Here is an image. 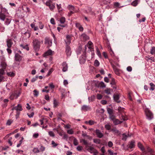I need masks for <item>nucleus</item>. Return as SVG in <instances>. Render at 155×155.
Returning <instances> with one entry per match:
<instances>
[{
	"label": "nucleus",
	"mask_w": 155,
	"mask_h": 155,
	"mask_svg": "<svg viewBox=\"0 0 155 155\" xmlns=\"http://www.w3.org/2000/svg\"><path fill=\"white\" fill-rule=\"evenodd\" d=\"M107 111L109 115H110L113 114V110L110 108H107Z\"/></svg>",
	"instance_id": "obj_29"
},
{
	"label": "nucleus",
	"mask_w": 155,
	"mask_h": 155,
	"mask_svg": "<svg viewBox=\"0 0 155 155\" xmlns=\"http://www.w3.org/2000/svg\"><path fill=\"white\" fill-rule=\"evenodd\" d=\"M33 92L34 93V95L35 96L37 97L38 95L39 92L36 90H34Z\"/></svg>",
	"instance_id": "obj_54"
},
{
	"label": "nucleus",
	"mask_w": 155,
	"mask_h": 155,
	"mask_svg": "<svg viewBox=\"0 0 155 155\" xmlns=\"http://www.w3.org/2000/svg\"><path fill=\"white\" fill-rule=\"evenodd\" d=\"M32 43L34 50L36 51H38L40 48V41L37 39H34L33 40Z\"/></svg>",
	"instance_id": "obj_1"
},
{
	"label": "nucleus",
	"mask_w": 155,
	"mask_h": 155,
	"mask_svg": "<svg viewBox=\"0 0 155 155\" xmlns=\"http://www.w3.org/2000/svg\"><path fill=\"white\" fill-rule=\"evenodd\" d=\"M93 142L94 143L99 144L101 143L100 140L98 139H93Z\"/></svg>",
	"instance_id": "obj_31"
},
{
	"label": "nucleus",
	"mask_w": 155,
	"mask_h": 155,
	"mask_svg": "<svg viewBox=\"0 0 155 155\" xmlns=\"http://www.w3.org/2000/svg\"><path fill=\"white\" fill-rule=\"evenodd\" d=\"M95 149L94 148V147H91V146H89L88 148L87 149V150L91 153H92L94 151V150H95Z\"/></svg>",
	"instance_id": "obj_22"
},
{
	"label": "nucleus",
	"mask_w": 155,
	"mask_h": 155,
	"mask_svg": "<svg viewBox=\"0 0 155 155\" xmlns=\"http://www.w3.org/2000/svg\"><path fill=\"white\" fill-rule=\"evenodd\" d=\"M150 53L152 54H155V47H153L152 48L150 51Z\"/></svg>",
	"instance_id": "obj_44"
},
{
	"label": "nucleus",
	"mask_w": 155,
	"mask_h": 155,
	"mask_svg": "<svg viewBox=\"0 0 155 155\" xmlns=\"http://www.w3.org/2000/svg\"><path fill=\"white\" fill-rule=\"evenodd\" d=\"M49 86L51 89H53L55 87V86L53 84V83H50L49 84Z\"/></svg>",
	"instance_id": "obj_58"
},
{
	"label": "nucleus",
	"mask_w": 155,
	"mask_h": 155,
	"mask_svg": "<svg viewBox=\"0 0 155 155\" xmlns=\"http://www.w3.org/2000/svg\"><path fill=\"white\" fill-rule=\"evenodd\" d=\"M109 154L110 155H116L117 153H113L110 150H108V151Z\"/></svg>",
	"instance_id": "obj_61"
},
{
	"label": "nucleus",
	"mask_w": 155,
	"mask_h": 155,
	"mask_svg": "<svg viewBox=\"0 0 155 155\" xmlns=\"http://www.w3.org/2000/svg\"><path fill=\"white\" fill-rule=\"evenodd\" d=\"M80 142H83V143L85 145L86 147L88 145V143L87 142V141L84 139L81 140Z\"/></svg>",
	"instance_id": "obj_43"
},
{
	"label": "nucleus",
	"mask_w": 155,
	"mask_h": 155,
	"mask_svg": "<svg viewBox=\"0 0 155 155\" xmlns=\"http://www.w3.org/2000/svg\"><path fill=\"white\" fill-rule=\"evenodd\" d=\"M114 100L117 102L119 103L120 101L119 100L120 97L118 94H114L113 96Z\"/></svg>",
	"instance_id": "obj_17"
},
{
	"label": "nucleus",
	"mask_w": 155,
	"mask_h": 155,
	"mask_svg": "<svg viewBox=\"0 0 155 155\" xmlns=\"http://www.w3.org/2000/svg\"><path fill=\"white\" fill-rule=\"evenodd\" d=\"M105 128L107 130H111V126L110 125L107 124L105 125Z\"/></svg>",
	"instance_id": "obj_40"
},
{
	"label": "nucleus",
	"mask_w": 155,
	"mask_h": 155,
	"mask_svg": "<svg viewBox=\"0 0 155 155\" xmlns=\"http://www.w3.org/2000/svg\"><path fill=\"white\" fill-rule=\"evenodd\" d=\"M51 144L52 145L53 147H55L58 145V144L56 143L54 141H52Z\"/></svg>",
	"instance_id": "obj_64"
},
{
	"label": "nucleus",
	"mask_w": 155,
	"mask_h": 155,
	"mask_svg": "<svg viewBox=\"0 0 155 155\" xmlns=\"http://www.w3.org/2000/svg\"><path fill=\"white\" fill-rule=\"evenodd\" d=\"M95 133L97 137L99 138H101L103 137V134L101 132V130H96Z\"/></svg>",
	"instance_id": "obj_10"
},
{
	"label": "nucleus",
	"mask_w": 155,
	"mask_h": 155,
	"mask_svg": "<svg viewBox=\"0 0 155 155\" xmlns=\"http://www.w3.org/2000/svg\"><path fill=\"white\" fill-rule=\"evenodd\" d=\"M7 75L8 76H10L11 77H14L15 75V74L13 72H8L7 73Z\"/></svg>",
	"instance_id": "obj_41"
},
{
	"label": "nucleus",
	"mask_w": 155,
	"mask_h": 155,
	"mask_svg": "<svg viewBox=\"0 0 155 155\" xmlns=\"http://www.w3.org/2000/svg\"><path fill=\"white\" fill-rule=\"evenodd\" d=\"M12 137H10L9 138V139L8 140V143L10 144V146H12Z\"/></svg>",
	"instance_id": "obj_59"
},
{
	"label": "nucleus",
	"mask_w": 155,
	"mask_h": 155,
	"mask_svg": "<svg viewBox=\"0 0 155 155\" xmlns=\"http://www.w3.org/2000/svg\"><path fill=\"white\" fill-rule=\"evenodd\" d=\"M5 69L2 68L0 69V75H3L5 74Z\"/></svg>",
	"instance_id": "obj_57"
},
{
	"label": "nucleus",
	"mask_w": 155,
	"mask_h": 155,
	"mask_svg": "<svg viewBox=\"0 0 155 155\" xmlns=\"http://www.w3.org/2000/svg\"><path fill=\"white\" fill-rule=\"evenodd\" d=\"M141 155H154L152 150L149 147H147V150L143 152L141 154Z\"/></svg>",
	"instance_id": "obj_4"
},
{
	"label": "nucleus",
	"mask_w": 155,
	"mask_h": 155,
	"mask_svg": "<svg viewBox=\"0 0 155 155\" xmlns=\"http://www.w3.org/2000/svg\"><path fill=\"white\" fill-rule=\"evenodd\" d=\"M20 46L23 48L26 49L27 51H28L29 50V47H28V44H22L20 45Z\"/></svg>",
	"instance_id": "obj_19"
},
{
	"label": "nucleus",
	"mask_w": 155,
	"mask_h": 155,
	"mask_svg": "<svg viewBox=\"0 0 155 155\" xmlns=\"http://www.w3.org/2000/svg\"><path fill=\"white\" fill-rule=\"evenodd\" d=\"M11 20V19L7 18L5 21V24L7 25H8L10 23Z\"/></svg>",
	"instance_id": "obj_49"
},
{
	"label": "nucleus",
	"mask_w": 155,
	"mask_h": 155,
	"mask_svg": "<svg viewBox=\"0 0 155 155\" xmlns=\"http://www.w3.org/2000/svg\"><path fill=\"white\" fill-rule=\"evenodd\" d=\"M137 146L139 148H140L141 150L142 151H143L144 150V148L143 146V145H142V144L140 142H139L138 143Z\"/></svg>",
	"instance_id": "obj_25"
},
{
	"label": "nucleus",
	"mask_w": 155,
	"mask_h": 155,
	"mask_svg": "<svg viewBox=\"0 0 155 155\" xmlns=\"http://www.w3.org/2000/svg\"><path fill=\"white\" fill-rule=\"evenodd\" d=\"M77 149L78 151H81L83 149V147L80 146H78L77 147Z\"/></svg>",
	"instance_id": "obj_60"
},
{
	"label": "nucleus",
	"mask_w": 155,
	"mask_h": 155,
	"mask_svg": "<svg viewBox=\"0 0 155 155\" xmlns=\"http://www.w3.org/2000/svg\"><path fill=\"white\" fill-rule=\"evenodd\" d=\"M150 89L152 90V91L154 90L155 89V86L154 84L153 83H150Z\"/></svg>",
	"instance_id": "obj_38"
},
{
	"label": "nucleus",
	"mask_w": 155,
	"mask_h": 155,
	"mask_svg": "<svg viewBox=\"0 0 155 155\" xmlns=\"http://www.w3.org/2000/svg\"><path fill=\"white\" fill-rule=\"evenodd\" d=\"M3 101L5 104L2 105V107H6L7 106V104L9 101V100L8 99H5L3 100Z\"/></svg>",
	"instance_id": "obj_23"
},
{
	"label": "nucleus",
	"mask_w": 155,
	"mask_h": 155,
	"mask_svg": "<svg viewBox=\"0 0 155 155\" xmlns=\"http://www.w3.org/2000/svg\"><path fill=\"white\" fill-rule=\"evenodd\" d=\"M116 84L115 80L114 78H113L110 83V84L112 85H114Z\"/></svg>",
	"instance_id": "obj_63"
},
{
	"label": "nucleus",
	"mask_w": 155,
	"mask_h": 155,
	"mask_svg": "<svg viewBox=\"0 0 155 155\" xmlns=\"http://www.w3.org/2000/svg\"><path fill=\"white\" fill-rule=\"evenodd\" d=\"M7 45L8 48H11L13 44L12 41L11 39H8L6 41Z\"/></svg>",
	"instance_id": "obj_16"
},
{
	"label": "nucleus",
	"mask_w": 155,
	"mask_h": 155,
	"mask_svg": "<svg viewBox=\"0 0 155 155\" xmlns=\"http://www.w3.org/2000/svg\"><path fill=\"white\" fill-rule=\"evenodd\" d=\"M22 56L18 53L15 54V59L16 61H20L22 59Z\"/></svg>",
	"instance_id": "obj_15"
},
{
	"label": "nucleus",
	"mask_w": 155,
	"mask_h": 155,
	"mask_svg": "<svg viewBox=\"0 0 155 155\" xmlns=\"http://www.w3.org/2000/svg\"><path fill=\"white\" fill-rule=\"evenodd\" d=\"M54 107H56L59 104V102H58L55 99H54L53 101Z\"/></svg>",
	"instance_id": "obj_28"
},
{
	"label": "nucleus",
	"mask_w": 155,
	"mask_h": 155,
	"mask_svg": "<svg viewBox=\"0 0 155 155\" xmlns=\"http://www.w3.org/2000/svg\"><path fill=\"white\" fill-rule=\"evenodd\" d=\"M109 117L110 118L112 121H114L115 119V117L114 115H113V114H110L109 115Z\"/></svg>",
	"instance_id": "obj_46"
},
{
	"label": "nucleus",
	"mask_w": 155,
	"mask_h": 155,
	"mask_svg": "<svg viewBox=\"0 0 155 155\" xmlns=\"http://www.w3.org/2000/svg\"><path fill=\"white\" fill-rule=\"evenodd\" d=\"M21 93V91L20 90H15L10 95L9 98L11 100H13L15 98L16 99L19 96Z\"/></svg>",
	"instance_id": "obj_2"
},
{
	"label": "nucleus",
	"mask_w": 155,
	"mask_h": 155,
	"mask_svg": "<svg viewBox=\"0 0 155 155\" xmlns=\"http://www.w3.org/2000/svg\"><path fill=\"white\" fill-rule=\"evenodd\" d=\"M111 89L109 88H107L104 90V92L107 94H110Z\"/></svg>",
	"instance_id": "obj_34"
},
{
	"label": "nucleus",
	"mask_w": 155,
	"mask_h": 155,
	"mask_svg": "<svg viewBox=\"0 0 155 155\" xmlns=\"http://www.w3.org/2000/svg\"><path fill=\"white\" fill-rule=\"evenodd\" d=\"M76 26L78 28L79 30L81 31H83L84 28L79 23H76Z\"/></svg>",
	"instance_id": "obj_20"
},
{
	"label": "nucleus",
	"mask_w": 155,
	"mask_h": 155,
	"mask_svg": "<svg viewBox=\"0 0 155 155\" xmlns=\"http://www.w3.org/2000/svg\"><path fill=\"white\" fill-rule=\"evenodd\" d=\"M7 10L5 8H2V5L0 4V12H6Z\"/></svg>",
	"instance_id": "obj_36"
},
{
	"label": "nucleus",
	"mask_w": 155,
	"mask_h": 155,
	"mask_svg": "<svg viewBox=\"0 0 155 155\" xmlns=\"http://www.w3.org/2000/svg\"><path fill=\"white\" fill-rule=\"evenodd\" d=\"M88 124L90 125H93L97 123L96 122H95L92 120H89L88 121Z\"/></svg>",
	"instance_id": "obj_42"
},
{
	"label": "nucleus",
	"mask_w": 155,
	"mask_h": 155,
	"mask_svg": "<svg viewBox=\"0 0 155 155\" xmlns=\"http://www.w3.org/2000/svg\"><path fill=\"white\" fill-rule=\"evenodd\" d=\"M23 140L24 138L23 137H22L21 138V139L19 141V143L17 145V147H19L21 146V144L23 142Z\"/></svg>",
	"instance_id": "obj_50"
},
{
	"label": "nucleus",
	"mask_w": 155,
	"mask_h": 155,
	"mask_svg": "<svg viewBox=\"0 0 155 155\" xmlns=\"http://www.w3.org/2000/svg\"><path fill=\"white\" fill-rule=\"evenodd\" d=\"M48 134L50 136L52 137H54L55 136V135L52 131H49L48 132Z\"/></svg>",
	"instance_id": "obj_52"
},
{
	"label": "nucleus",
	"mask_w": 155,
	"mask_h": 155,
	"mask_svg": "<svg viewBox=\"0 0 155 155\" xmlns=\"http://www.w3.org/2000/svg\"><path fill=\"white\" fill-rule=\"evenodd\" d=\"M63 67L62 71L63 72H65L67 71L68 68V64L66 62H64L62 64Z\"/></svg>",
	"instance_id": "obj_14"
},
{
	"label": "nucleus",
	"mask_w": 155,
	"mask_h": 155,
	"mask_svg": "<svg viewBox=\"0 0 155 155\" xmlns=\"http://www.w3.org/2000/svg\"><path fill=\"white\" fill-rule=\"evenodd\" d=\"M145 114L147 118L149 120H151L153 117V115L152 112L148 109H146Z\"/></svg>",
	"instance_id": "obj_3"
},
{
	"label": "nucleus",
	"mask_w": 155,
	"mask_h": 155,
	"mask_svg": "<svg viewBox=\"0 0 155 155\" xmlns=\"http://www.w3.org/2000/svg\"><path fill=\"white\" fill-rule=\"evenodd\" d=\"M111 131H112L115 134H118L119 133V131L117 130L116 128H114L112 129L111 130Z\"/></svg>",
	"instance_id": "obj_32"
},
{
	"label": "nucleus",
	"mask_w": 155,
	"mask_h": 155,
	"mask_svg": "<svg viewBox=\"0 0 155 155\" xmlns=\"http://www.w3.org/2000/svg\"><path fill=\"white\" fill-rule=\"evenodd\" d=\"M65 21V18L64 17H61L60 19V22L62 23H64Z\"/></svg>",
	"instance_id": "obj_48"
},
{
	"label": "nucleus",
	"mask_w": 155,
	"mask_h": 155,
	"mask_svg": "<svg viewBox=\"0 0 155 155\" xmlns=\"http://www.w3.org/2000/svg\"><path fill=\"white\" fill-rule=\"evenodd\" d=\"M7 64L5 62H2L1 64V66L2 67V69H5L7 66Z\"/></svg>",
	"instance_id": "obj_24"
},
{
	"label": "nucleus",
	"mask_w": 155,
	"mask_h": 155,
	"mask_svg": "<svg viewBox=\"0 0 155 155\" xmlns=\"http://www.w3.org/2000/svg\"><path fill=\"white\" fill-rule=\"evenodd\" d=\"M99 86L101 87H106V85L104 83L102 82H101L99 84Z\"/></svg>",
	"instance_id": "obj_37"
},
{
	"label": "nucleus",
	"mask_w": 155,
	"mask_h": 155,
	"mask_svg": "<svg viewBox=\"0 0 155 155\" xmlns=\"http://www.w3.org/2000/svg\"><path fill=\"white\" fill-rule=\"evenodd\" d=\"M64 91V90L63 89H62L61 90V94L62 97V98L65 97V94Z\"/></svg>",
	"instance_id": "obj_62"
},
{
	"label": "nucleus",
	"mask_w": 155,
	"mask_h": 155,
	"mask_svg": "<svg viewBox=\"0 0 155 155\" xmlns=\"http://www.w3.org/2000/svg\"><path fill=\"white\" fill-rule=\"evenodd\" d=\"M54 53V51H52L51 49H49L43 54V56L44 57H46L47 56L51 55Z\"/></svg>",
	"instance_id": "obj_9"
},
{
	"label": "nucleus",
	"mask_w": 155,
	"mask_h": 155,
	"mask_svg": "<svg viewBox=\"0 0 155 155\" xmlns=\"http://www.w3.org/2000/svg\"><path fill=\"white\" fill-rule=\"evenodd\" d=\"M122 136L123 137L122 138V139L123 140H126L127 137V136L125 134H122Z\"/></svg>",
	"instance_id": "obj_53"
},
{
	"label": "nucleus",
	"mask_w": 155,
	"mask_h": 155,
	"mask_svg": "<svg viewBox=\"0 0 155 155\" xmlns=\"http://www.w3.org/2000/svg\"><path fill=\"white\" fill-rule=\"evenodd\" d=\"M13 122V120H11V119H9L7 120L6 124L7 125H10Z\"/></svg>",
	"instance_id": "obj_47"
},
{
	"label": "nucleus",
	"mask_w": 155,
	"mask_h": 155,
	"mask_svg": "<svg viewBox=\"0 0 155 155\" xmlns=\"http://www.w3.org/2000/svg\"><path fill=\"white\" fill-rule=\"evenodd\" d=\"M102 96L101 94H97V99L98 100H101L102 98Z\"/></svg>",
	"instance_id": "obj_51"
},
{
	"label": "nucleus",
	"mask_w": 155,
	"mask_h": 155,
	"mask_svg": "<svg viewBox=\"0 0 155 155\" xmlns=\"http://www.w3.org/2000/svg\"><path fill=\"white\" fill-rule=\"evenodd\" d=\"M108 49L110 53V55L112 56H114V54L113 52V51H112V49L111 48L110 46V45H108Z\"/></svg>",
	"instance_id": "obj_27"
},
{
	"label": "nucleus",
	"mask_w": 155,
	"mask_h": 155,
	"mask_svg": "<svg viewBox=\"0 0 155 155\" xmlns=\"http://www.w3.org/2000/svg\"><path fill=\"white\" fill-rule=\"evenodd\" d=\"M88 45H89L88 48L89 49L91 48H92V45H93L91 41H89L88 42Z\"/></svg>",
	"instance_id": "obj_56"
},
{
	"label": "nucleus",
	"mask_w": 155,
	"mask_h": 155,
	"mask_svg": "<svg viewBox=\"0 0 155 155\" xmlns=\"http://www.w3.org/2000/svg\"><path fill=\"white\" fill-rule=\"evenodd\" d=\"M81 37V38L84 41H86L89 39V37L84 33L82 34Z\"/></svg>",
	"instance_id": "obj_13"
},
{
	"label": "nucleus",
	"mask_w": 155,
	"mask_h": 155,
	"mask_svg": "<svg viewBox=\"0 0 155 155\" xmlns=\"http://www.w3.org/2000/svg\"><path fill=\"white\" fill-rule=\"evenodd\" d=\"M112 67L115 74L118 75H119L120 74L119 70L114 65H113Z\"/></svg>",
	"instance_id": "obj_18"
},
{
	"label": "nucleus",
	"mask_w": 155,
	"mask_h": 155,
	"mask_svg": "<svg viewBox=\"0 0 155 155\" xmlns=\"http://www.w3.org/2000/svg\"><path fill=\"white\" fill-rule=\"evenodd\" d=\"M22 106L20 104H18L17 106L13 107L12 109V110H17V111H22Z\"/></svg>",
	"instance_id": "obj_8"
},
{
	"label": "nucleus",
	"mask_w": 155,
	"mask_h": 155,
	"mask_svg": "<svg viewBox=\"0 0 155 155\" xmlns=\"http://www.w3.org/2000/svg\"><path fill=\"white\" fill-rule=\"evenodd\" d=\"M45 44L47 45L48 46H50L52 45V40L48 38H46L45 39Z\"/></svg>",
	"instance_id": "obj_7"
},
{
	"label": "nucleus",
	"mask_w": 155,
	"mask_h": 155,
	"mask_svg": "<svg viewBox=\"0 0 155 155\" xmlns=\"http://www.w3.org/2000/svg\"><path fill=\"white\" fill-rule=\"evenodd\" d=\"M138 0H135L131 3V5L133 6H136L138 4Z\"/></svg>",
	"instance_id": "obj_33"
},
{
	"label": "nucleus",
	"mask_w": 155,
	"mask_h": 155,
	"mask_svg": "<svg viewBox=\"0 0 155 155\" xmlns=\"http://www.w3.org/2000/svg\"><path fill=\"white\" fill-rule=\"evenodd\" d=\"M122 118L121 119V120H123L122 121L124 120H126L128 119V118L126 115H125L124 114H121Z\"/></svg>",
	"instance_id": "obj_30"
},
{
	"label": "nucleus",
	"mask_w": 155,
	"mask_h": 155,
	"mask_svg": "<svg viewBox=\"0 0 155 155\" xmlns=\"http://www.w3.org/2000/svg\"><path fill=\"white\" fill-rule=\"evenodd\" d=\"M71 37L69 35H67L66 36V39L65 40V42L66 44V45H69L71 43Z\"/></svg>",
	"instance_id": "obj_12"
},
{
	"label": "nucleus",
	"mask_w": 155,
	"mask_h": 155,
	"mask_svg": "<svg viewBox=\"0 0 155 155\" xmlns=\"http://www.w3.org/2000/svg\"><path fill=\"white\" fill-rule=\"evenodd\" d=\"M135 146V142L134 141H131L129 144L127 145V149L134 148Z\"/></svg>",
	"instance_id": "obj_11"
},
{
	"label": "nucleus",
	"mask_w": 155,
	"mask_h": 155,
	"mask_svg": "<svg viewBox=\"0 0 155 155\" xmlns=\"http://www.w3.org/2000/svg\"><path fill=\"white\" fill-rule=\"evenodd\" d=\"M67 132L68 134H74V131L72 129H70L67 130Z\"/></svg>",
	"instance_id": "obj_55"
},
{
	"label": "nucleus",
	"mask_w": 155,
	"mask_h": 155,
	"mask_svg": "<svg viewBox=\"0 0 155 155\" xmlns=\"http://www.w3.org/2000/svg\"><path fill=\"white\" fill-rule=\"evenodd\" d=\"M65 52L68 57L70 56L71 55V49L68 45H66Z\"/></svg>",
	"instance_id": "obj_5"
},
{
	"label": "nucleus",
	"mask_w": 155,
	"mask_h": 155,
	"mask_svg": "<svg viewBox=\"0 0 155 155\" xmlns=\"http://www.w3.org/2000/svg\"><path fill=\"white\" fill-rule=\"evenodd\" d=\"M82 110L84 111H87L90 109V107L86 105H83L81 107Z\"/></svg>",
	"instance_id": "obj_26"
},
{
	"label": "nucleus",
	"mask_w": 155,
	"mask_h": 155,
	"mask_svg": "<svg viewBox=\"0 0 155 155\" xmlns=\"http://www.w3.org/2000/svg\"><path fill=\"white\" fill-rule=\"evenodd\" d=\"M100 63L97 60H95L94 62V65L96 67H98L99 66Z\"/></svg>",
	"instance_id": "obj_39"
},
{
	"label": "nucleus",
	"mask_w": 155,
	"mask_h": 155,
	"mask_svg": "<svg viewBox=\"0 0 155 155\" xmlns=\"http://www.w3.org/2000/svg\"><path fill=\"white\" fill-rule=\"evenodd\" d=\"M113 122L114 125H116L121 124L122 123L123 121H120L118 119H115L113 121Z\"/></svg>",
	"instance_id": "obj_21"
},
{
	"label": "nucleus",
	"mask_w": 155,
	"mask_h": 155,
	"mask_svg": "<svg viewBox=\"0 0 155 155\" xmlns=\"http://www.w3.org/2000/svg\"><path fill=\"white\" fill-rule=\"evenodd\" d=\"M73 144L75 146H77L78 144V140L75 138H74L73 140Z\"/></svg>",
	"instance_id": "obj_45"
},
{
	"label": "nucleus",
	"mask_w": 155,
	"mask_h": 155,
	"mask_svg": "<svg viewBox=\"0 0 155 155\" xmlns=\"http://www.w3.org/2000/svg\"><path fill=\"white\" fill-rule=\"evenodd\" d=\"M32 151L34 153H38L40 152L38 148L37 147L34 148L33 150Z\"/></svg>",
	"instance_id": "obj_35"
},
{
	"label": "nucleus",
	"mask_w": 155,
	"mask_h": 155,
	"mask_svg": "<svg viewBox=\"0 0 155 155\" xmlns=\"http://www.w3.org/2000/svg\"><path fill=\"white\" fill-rule=\"evenodd\" d=\"M6 12H0V19L3 21H4L6 17Z\"/></svg>",
	"instance_id": "obj_6"
}]
</instances>
